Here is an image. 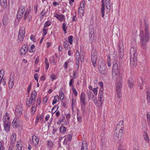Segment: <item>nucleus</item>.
I'll return each instance as SVG.
<instances>
[{
  "label": "nucleus",
  "mask_w": 150,
  "mask_h": 150,
  "mask_svg": "<svg viewBox=\"0 0 150 150\" xmlns=\"http://www.w3.org/2000/svg\"><path fill=\"white\" fill-rule=\"evenodd\" d=\"M133 83L132 82L130 81L129 80H128V85L130 88H132L133 86Z\"/></svg>",
  "instance_id": "55"
},
{
  "label": "nucleus",
  "mask_w": 150,
  "mask_h": 150,
  "mask_svg": "<svg viewBox=\"0 0 150 150\" xmlns=\"http://www.w3.org/2000/svg\"><path fill=\"white\" fill-rule=\"evenodd\" d=\"M3 122L4 130L6 132H8L10 130L11 122L9 114L7 112L3 116Z\"/></svg>",
  "instance_id": "3"
},
{
  "label": "nucleus",
  "mask_w": 150,
  "mask_h": 150,
  "mask_svg": "<svg viewBox=\"0 0 150 150\" xmlns=\"http://www.w3.org/2000/svg\"><path fill=\"white\" fill-rule=\"evenodd\" d=\"M16 139V134L15 133H13L11 137V142L12 144H14Z\"/></svg>",
  "instance_id": "21"
},
{
  "label": "nucleus",
  "mask_w": 150,
  "mask_h": 150,
  "mask_svg": "<svg viewBox=\"0 0 150 150\" xmlns=\"http://www.w3.org/2000/svg\"><path fill=\"white\" fill-rule=\"evenodd\" d=\"M139 37L142 49L144 51L148 49L147 43L149 41L150 31L148 23H145L144 30L140 31Z\"/></svg>",
  "instance_id": "1"
},
{
  "label": "nucleus",
  "mask_w": 150,
  "mask_h": 150,
  "mask_svg": "<svg viewBox=\"0 0 150 150\" xmlns=\"http://www.w3.org/2000/svg\"><path fill=\"white\" fill-rule=\"evenodd\" d=\"M31 97L28 99L26 102V105L28 107H30L32 104H34L35 102L36 97L37 95L36 92L34 91L31 93Z\"/></svg>",
  "instance_id": "5"
},
{
  "label": "nucleus",
  "mask_w": 150,
  "mask_h": 150,
  "mask_svg": "<svg viewBox=\"0 0 150 150\" xmlns=\"http://www.w3.org/2000/svg\"><path fill=\"white\" fill-rule=\"evenodd\" d=\"M76 102V101L75 99H73L72 100V108H73V107H74L75 106Z\"/></svg>",
  "instance_id": "62"
},
{
  "label": "nucleus",
  "mask_w": 150,
  "mask_h": 150,
  "mask_svg": "<svg viewBox=\"0 0 150 150\" xmlns=\"http://www.w3.org/2000/svg\"><path fill=\"white\" fill-rule=\"evenodd\" d=\"M118 127H116L113 137L114 140L117 142H119L121 139L123 131V129L120 128Z\"/></svg>",
  "instance_id": "4"
},
{
  "label": "nucleus",
  "mask_w": 150,
  "mask_h": 150,
  "mask_svg": "<svg viewBox=\"0 0 150 150\" xmlns=\"http://www.w3.org/2000/svg\"><path fill=\"white\" fill-rule=\"evenodd\" d=\"M34 78L35 80L37 81V82H38L39 79V76L37 74H34Z\"/></svg>",
  "instance_id": "60"
},
{
  "label": "nucleus",
  "mask_w": 150,
  "mask_h": 150,
  "mask_svg": "<svg viewBox=\"0 0 150 150\" xmlns=\"http://www.w3.org/2000/svg\"><path fill=\"white\" fill-rule=\"evenodd\" d=\"M118 126H119L118 127H120V128L123 129L124 127V125L123 122V121H120L118 123V125L117 126V127Z\"/></svg>",
  "instance_id": "38"
},
{
  "label": "nucleus",
  "mask_w": 150,
  "mask_h": 150,
  "mask_svg": "<svg viewBox=\"0 0 150 150\" xmlns=\"http://www.w3.org/2000/svg\"><path fill=\"white\" fill-rule=\"evenodd\" d=\"M8 22V18L6 16H4L3 18V23L4 25L6 26Z\"/></svg>",
  "instance_id": "23"
},
{
  "label": "nucleus",
  "mask_w": 150,
  "mask_h": 150,
  "mask_svg": "<svg viewBox=\"0 0 150 150\" xmlns=\"http://www.w3.org/2000/svg\"><path fill=\"white\" fill-rule=\"evenodd\" d=\"M98 88L96 87V88H94L92 91L95 95H96L97 94L98 91Z\"/></svg>",
  "instance_id": "58"
},
{
  "label": "nucleus",
  "mask_w": 150,
  "mask_h": 150,
  "mask_svg": "<svg viewBox=\"0 0 150 150\" xmlns=\"http://www.w3.org/2000/svg\"><path fill=\"white\" fill-rule=\"evenodd\" d=\"M68 42H69L70 45L72 44L73 36L71 35L69 36L68 37Z\"/></svg>",
  "instance_id": "52"
},
{
  "label": "nucleus",
  "mask_w": 150,
  "mask_h": 150,
  "mask_svg": "<svg viewBox=\"0 0 150 150\" xmlns=\"http://www.w3.org/2000/svg\"><path fill=\"white\" fill-rule=\"evenodd\" d=\"M87 94L89 100L92 99L94 96L93 93L90 90H87Z\"/></svg>",
  "instance_id": "24"
},
{
  "label": "nucleus",
  "mask_w": 150,
  "mask_h": 150,
  "mask_svg": "<svg viewBox=\"0 0 150 150\" xmlns=\"http://www.w3.org/2000/svg\"><path fill=\"white\" fill-rule=\"evenodd\" d=\"M14 79L13 77H10L9 81L8 82V85L9 88H11L13 86Z\"/></svg>",
  "instance_id": "20"
},
{
  "label": "nucleus",
  "mask_w": 150,
  "mask_h": 150,
  "mask_svg": "<svg viewBox=\"0 0 150 150\" xmlns=\"http://www.w3.org/2000/svg\"><path fill=\"white\" fill-rule=\"evenodd\" d=\"M80 53L78 50H76V62H79Z\"/></svg>",
  "instance_id": "31"
},
{
  "label": "nucleus",
  "mask_w": 150,
  "mask_h": 150,
  "mask_svg": "<svg viewBox=\"0 0 150 150\" xmlns=\"http://www.w3.org/2000/svg\"><path fill=\"white\" fill-rule=\"evenodd\" d=\"M102 6L101 9L102 17L103 18V0H101Z\"/></svg>",
  "instance_id": "56"
},
{
  "label": "nucleus",
  "mask_w": 150,
  "mask_h": 150,
  "mask_svg": "<svg viewBox=\"0 0 150 150\" xmlns=\"http://www.w3.org/2000/svg\"><path fill=\"white\" fill-rule=\"evenodd\" d=\"M118 51L119 56L120 58L123 57L124 54V45L122 42H120L119 45Z\"/></svg>",
  "instance_id": "10"
},
{
  "label": "nucleus",
  "mask_w": 150,
  "mask_h": 150,
  "mask_svg": "<svg viewBox=\"0 0 150 150\" xmlns=\"http://www.w3.org/2000/svg\"><path fill=\"white\" fill-rule=\"evenodd\" d=\"M116 89H121L122 88V83L120 81H117L116 85Z\"/></svg>",
  "instance_id": "27"
},
{
  "label": "nucleus",
  "mask_w": 150,
  "mask_h": 150,
  "mask_svg": "<svg viewBox=\"0 0 150 150\" xmlns=\"http://www.w3.org/2000/svg\"><path fill=\"white\" fill-rule=\"evenodd\" d=\"M25 11V7L21 6L18 9L17 15V17L18 19L20 20L23 17V14Z\"/></svg>",
  "instance_id": "9"
},
{
  "label": "nucleus",
  "mask_w": 150,
  "mask_h": 150,
  "mask_svg": "<svg viewBox=\"0 0 150 150\" xmlns=\"http://www.w3.org/2000/svg\"><path fill=\"white\" fill-rule=\"evenodd\" d=\"M28 50L27 47L25 45H23L20 49V54L21 55L23 56L25 54Z\"/></svg>",
  "instance_id": "14"
},
{
  "label": "nucleus",
  "mask_w": 150,
  "mask_h": 150,
  "mask_svg": "<svg viewBox=\"0 0 150 150\" xmlns=\"http://www.w3.org/2000/svg\"><path fill=\"white\" fill-rule=\"evenodd\" d=\"M48 30V28H43L42 30V31L43 32V33L42 34V35L43 36V37H44L47 34V31Z\"/></svg>",
  "instance_id": "49"
},
{
  "label": "nucleus",
  "mask_w": 150,
  "mask_h": 150,
  "mask_svg": "<svg viewBox=\"0 0 150 150\" xmlns=\"http://www.w3.org/2000/svg\"><path fill=\"white\" fill-rule=\"evenodd\" d=\"M143 83L142 78L141 77H139L138 79V85L140 86V89L141 90L142 89V85H143Z\"/></svg>",
  "instance_id": "22"
},
{
  "label": "nucleus",
  "mask_w": 150,
  "mask_h": 150,
  "mask_svg": "<svg viewBox=\"0 0 150 150\" xmlns=\"http://www.w3.org/2000/svg\"><path fill=\"white\" fill-rule=\"evenodd\" d=\"M53 143L52 141H48V142L47 146L49 148L52 147L53 146Z\"/></svg>",
  "instance_id": "54"
},
{
  "label": "nucleus",
  "mask_w": 150,
  "mask_h": 150,
  "mask_svg": "<svg viewBox=\"0 0 150 150\" xmlns=\"http://www.w3.org/2000/svg\"><path fill=\"white\" fill-rule=\"evenodd\" d=\"M36 105L34 104H33L32 106L31 110V112L33 114H34L35 113L36 110Z\"/></svg>",
  "instance_id": "32"
},
{
  "label": "nucleus",
  "mask_w": 150,
  "mask_h": 150,
  "mask_svg": "<svg viewBox=\"0 0 150 150\" xmlns=\"http://www.w3.org/2000/svg\"><path fill=\"white\" fill-rule=\"evenodd\" d=\"M112 72V76L114 79H117L119 76V71H118V65L117 63H115L113 66Z\"/></svg>",
  "instance_id": "7"
},
{
  "label": "nucleus",
  "mask_w": 150,
  "mask_h": 150,
  "mask_svg": "<svg viewBox=\"0 0 150 150\" xmlns=\"http://www.w3.org/2000/svg\"><path fill=\"white\" fill-rule=\"evenodd\" d=\"M144 138L146 142H148L149 141V139L148 135V134L146 132H144L143 134Z\"/></svg>",
  "instance_id": "28"
},
{
  "label": "nucleus",
  "mask_w": 150,
  "mask_h": 150,
  "mask_svg": "<svg viewBox=\"0 0 150 150\" xmlns=\"http://www.w3.org/2000/svg\"><path fill=\"white\" fill-rule=\"evenodd\" d=\"M147 119L148 125L150 127V112H149L146 114Z\"/></svg>",
  "instance_id": "41"
},
{
  "label": "nucleus",
  "mask_w": 150,
  "mask_h": 150,
  "mask_svg": "<svg viewBox=\"0 0 150 150\" xmlns=\"http://www.w3.org/2000/svg\"><path fill=\"white\" fill-rule=\"evenodd\" d=\"M20 122L19 117H16L12 123V126L14 128H16L19 126Z\"/></svg>",
  "instance_id": "11"
},
{
  "label": "nucleus",
  "mask_w": 150,
  "mask_h": 150,
  "mask_svg": "<svg viewBox=\"0 0 150 150\" xmlns=\"http://www.w3.org/2000/svg\"><path fill=\"white\" fill-rule=\"evenodd\" d=\"M81 150H87V144H83Z\"/></svg>",
  "instance_id": "44"
},
{
  "label": "nucleus",
  "mask_w": 150,
  "mask_h": 150,
  "mask_svg": "<svg viewBox=\"0 0 150 150\" xmlns=\"http://www.w3.org/2000/svg\"><path fill=\"white\" fill-rule=\"evenodd\" d=\"M58 106L57 105H55L53 107L52 110V113L53 114L55 113L58 109Z\"/></svg>",
  "instance_id": "43"
},
{
  "label": "nucleus",
  "mask_w": 150,
  "mask_h": 150,
  "mask_svg": "<svg viewBox=\"0 0 150 150\" xmlns=\"http://www.w3.org/2000/svg\"><path fill=\"white\" fill-rule=\"evenodd\" d=\"M62 29L63 30L64 32L65 33H67V32L66 30L67 28V27L66 26V25L65 24V23H64L62 24Z\"/></svg>",
  "instance_id": "53"
},
{
  "label": "nucleus",
  "mask_w": 150,
  "mask_h": 150,
  "mask_svg": "<svg viewBox=\"0 0 150 150\" xmlns=\"http://www.w3.org/2000/svg\"><path fill=\"white\" fill-rule=\"evenodd\" d=\"M50 78L52 81L56 79L57 78V75L53 74H50Z\"/></svg>",
  "instance_id": "29"
},
{
  "label": "nucleus",
  "mask_w": 150,
  "mask_h": 150,
  "mask_svg": "<svg viewBox=\"0 0 150 150\" xmlns=\"http://www.w3.org/2000/svg\"><path fill=\"white\" fill-rule=\"evenodd\" d=\"M25 33V28L23 27L20 28L18 32V35L17 41L18 44L22 43Z\"/></svg>",
  "instance_id": "6"
},
{
  "label": "nucleus",
  "mask_w": 150,
  "mask_h": 150,
  "mask_svg": "<svg viewBox=\"0 0 150 150\" xmlns=\"http://www.w3.org/2000/svg\"><path fill=\"white\" fill-rule=\"evenodd\" d=\"M85 97L86 94L82 92L81 93L80 99V102L83 105H86L85 102Z\"/></svg>",
  "instance_id": "16"
},
{
  "label": "nucleus",
  "mask_w": 150,
  "mask_h": 150,
  "mask_svg": "<svg viewBox=\"0 0 150 150\" xmlns=\"http://www.w3.org/2000/svg\"><path fill=\"white\" fill-rule=\"evenodd\" d=\"M4 75V71L3 69H1L0 71V79H2Z\"/></svg>",
  "instance_id": "50"
},
{
  "label": "nucleus",
  "mask_w": 150,
  "mask_h": 150,
  "mask_svg": "<svg viewBox=\"0 0 150 150\" xmlns=\"http://www.w3.org/2000/svg\"><path fill=\"white\" fill-rule=\"evenodd\" d=\"M63 46L66 50H68L69 46V42L67 40H65L63 43Z\"/></svg>",
  "instance_id": "33"
},
{
  "label": "nucleus",
  "mask_w": 150,
  "mask_h": 150,
  "mask_svg": "<svg viewBox=\"0 0 150 150\" xmlns=\"http://www.w3.org/2000/svg\"><path fill=\"white\" fill-rule=\"evenodd\" d=\"M23 109L22 106L20 104L18 105L15 110V112L16 115H18V117L21 116L22 114Z\"/></svg>",
  "instance_id": "12"
},
{
  "label": "nucleus",
  "mask_w": 150,
  "mask_h": 150,
  "mask_svg": "<svg viewBox=\"0 0 150 150\" xmlns=\"http://www.w3.org/2000/svg\"><path fill=\"white\" fill-rule=\"evenodd\" d=\"M97 58V53L96 50H93L91 52V61L93 66H96V62Z\"/></svg>",
  "instance_id": "8"
},
{
  "label": "nucleus",
  "mask_w": 150,
  "mask_h": 150,
  "mask_svg": "<svg viewBox=\"0 0 150 150\" xmlns=\"http://www.w3.org/2000/svg\"><path fill=\"white\" fill-rule=\"evenodd\" d=\"M39 143V139L37 137V136L34 135L32 136V142L31 144L32 145H34L35 146L37 145Z\"/></svg>",
  "instance_id": "15"
},
{
  "label": "nucleus",
  "mask_w": 150,
  "mask_h": 150,
  "mask_svg": "<svg viewBox=\"0 0 150 150\" xmlns=\"http://www.w3.org/2000/svg\"><path fill=\"white\" fill-rule=\"evenodd\" d=\"M51 22L50 21H46L44 24V27L47 28L51 25Z\"/></svg>",
  "instance_id": "36"
},
{
  "label": "nucleus",
  "mask_w": 150,
  "mask_h": 150,
  "mask_svg": "<svg viewBox=\"0 0 150 150\" xmlns=\"http://www.w3.org/2000/svg\"><path fill=\"white\" fill-rule=\"evenodd\" d=\"M98 69L99 71L102 74L103 72V64L101 62H98Z\"/></svg>",
  "instance_id": "19"
},
{
  "label": "nucleus",
  "mask_w": 150,
  "mask_h": 150,
  "mask_svg": "<svg viewBox=\"0 0 150 150\" xmlns=\"http://www.w3.org/2000/svg\"><path fill=\"white\" fill-rule=\"evenodd\" d=\"M45 13V12L44 10H43L40 13L41 16L40 18L41 19H42Z\"/></svg>",
  "instance_id": "57"
},
{
  "label": "nucleus",
  "mask_w": 150,
  "mask_h": 150,
  "mask_svg": "<svg viewBox=\"0 0 150 150\" xmlns=\"http://www.w3.org/2000/svg\"><path fill=\"white\" fill-rule=\"evenodd\" d=\"M109 0H105V5L106 6V7L108 9L110 8V2H109Z\"/></svg>",
  "instance_id": "40"
},
{
  "label": "nucleus",
  "mask_w": 150,
  "mask_h": 150,
  "mask_svg": "<svg viewBox=\"0 0 150 150\" xmlns=\"http://www.w3.org/2000/svg\"><path fill=\"white\" fill-rule=\"evenodd\" d=\"M72 89V90L73 91V93L74 96H77L78 95V93L77 91H76V89L74 88H71Z\"/></svg>",
  "instance_id": "59"
},
{
  "label": "nucleus",
  "mask_w": 150,
  "mask_h": 150,
  "mask_svg": "<svg viewBox=\"0 0 150 150\" xmlns=\"http://www.w3.org/2000/svg\"><path fill=\"white\" fill-rule=\"evenodd\" d=\"M74 81V78H72L70 79L69 86L71 87V88H73L74 87V86L73 85Z\"/></svg>",
  "instance_id": "45"
},
{
  "label": "nucleus",
  "mask_w": 150,
  "mask_h": 150,
  "mask_svg": "<svg viewBox=\"0 0 150 150\" xmlns=\"http://www.w3.org/2000/svg\"><path fill=\"white\" fill-rule=\"evenodd\" d=\"M45 79V76L44 75H42L40 79V81H43Z\"/></svg>",
  "instance_id": "63"
},
{
  "label": "nucleus",
  "mask_w": 150,
  "mask_h": 150,
  "mask_svg": "<svg viewBox=\"0 0 150 150\" xmlns=\"http://www.w3.org/2000/svg\"><path fill=\"white\" fill-rule=\"evenodd\" d=\"M7 0H0V3L1 6L4 7L6 5Z\"/></svg>",
  "instance_id": "34"
},
{
  "label": "nucleus",
  "mask_w": 150,
  "mask_h": 150,
  "mask_svg": "<svg viewBox=\"0 0 150 150\" xmlns=\"http://www.w3.org/2000/svg\"><path fill=\"white\" fill-rule=\"evenodd\" d=\"M50 64L52 63L54 64H56L54 57V55H52V56L50 57Z\"/></svg>",
  "instance_id": "35"
},
{
  "label": "nucleus",
  "mask_w": 150,
  "mask_h": 150,
  "mask_svg": "<svg viewBox=\"0 0 150 150\" xmlns=\"http://www.w3.org/2000/svg\"><path fill=\"white\" fill-rule=\"evenodd\" d=\"M30 11L31 10L30 9H28L26 11L24 14L23 18L24 20H25L26 19L27 17L28 16Z\"/></svg>",
  "instance_id": "25"
},
{
  "label": "nucleus",
  "mask_w": 150,
  "mask_h": 150,
  "mask_svg": "<svg viewBox=\"0 0 150 150\" xmlns=\"http://www.w3.org/2000/svg\"><path fill=\"white\" fill-rule=\"evenodd\" d=\"M22 144L21 140L18 141L16 144V150H22Z\"/></svg>",
  "instance_id": "18"
},
{
  "label": "nucleus",
  "mask_w": 150,
  "mask_h": 150,
  "mask_svg": "<svg viewBox=\"0 0 150 150\" xmlns=\"http://www.w3.org/2000/svg\"><path fill=\"white\" fill-rule=\"evenodd\" d=\"M72 135L70 134H69L67 135L65 138L67 139L68 141H70L72 138Z\"/></svg>",
  "instance_id": "46"
},
{
  "label": "nucleus",
  "mask_w": 150,
  "mask_h": 150,
  "mask_svg": "<svg viewBox=\"0 0 150 150\" xmlns=\"http://www.w3.org/2000/svg\"><path fill=\"white\" fill-rule=\"evenodd\" d=\"M59 100V96H55L54 97V99L53 100L52 105H54L56 104Z\"/></svg>",
  "instance_id": "30"
},
{
  "label": "nucleus",
  "mask_w": 150,
  "mask_h": 150,
  "mask_svg": "<svg viewBox=\"0 0 150 150\" xmlns=\"http://www.w3.org/2000/svg\"><path fill=\"white\" fill-rule=\"evenodd\" d=\"M53 16L57 19L60 21H65V16L62 14H59L57 13H54Z\"/></svg>",
  "instance_id": "13"
},
{
  "label": "nucleus",
  "mask_w": 150,
  "mask_h": 150,
  "mask_svg": "<svg viewBox=\"0 0 150 150\" xmlns=\"http://www.w3.org/2000/svg\"><path fill=\"white\" fill-rule=\"evenodd\" d=\"M77 119L78 121L79 122H81L82 121V118L81 117H80L79 114H77Z\"/></svg>",
  "instance_id": "61"
},
{
  "label": "nucleus",
  "mask_w": 150,
  "mask_h": 150,
  "mask_svg": "<svg viewBox=\"0 0 150 150\" xmlns=\"http://www.w3.org/2000/svg\"><path fill=\"white\" fill-rule=\"evenodd\" d=\"M35 51V46L33 45H32L30 48V50H29V52L31 53L34 52Z\"/></svg>",
  "instance_id": "48"
},
{
  "label": "nucleus",
  "mask_w": 150,
  "mask_h": 150,
  "mask_svg": "<svg viewBox=\"0 0 150 150\" xmlns=\"http://www.w3.org/2000/svg\"><path fill=\"white\" fill-rule=\"evenodd\" d=\"M147 101L150 103V92L148 91H147Z\"/></svg>",
  "instance_id": "51"
},
{
  "label": "nucleus",
  "mask_w": 150,
  "mask_h": 150,
  "mask_svg": "<svg viewBox=\"0 0 150 150\" xmlns=\"http://www.w3.org/2000/svg\"><path fill=\"white\" fill-rule=\"evenodd\" d=\"M79 14L80 16H83L84 14V10L79 9Z\"/></svg>",
  "instance_id": "47"
},
{
  "label": "nucleus",
  "mask_w": 150,
  "mask_h": 150,
  "mask_svg": "<svg viewBox=\"0 0 150 150\" xmlns=\"http://www.w3.org/2000/svg\"><path fill=\"white\" fill-rule=\"evenodd\" d=\"M116 93L117 97L120 98L122 96L121 93V89H116Z\"/></svg>",
  "instance_id": "42"
},
{
  "label": "nucleus",
  "mask_w": 150,
  "mask_h": 150,
  "mask_svg": "<svg viewBox=\"0 0 150 150\" xmlns=\"http://www.w3.org/2000/svg\"><path fill=\"white\" fill-rule=\"evenodd\" d=\"M130 65L132 67H135L137 64V55L136 48L132 47L130 50Z\"/></svg>",
  "instance_id": "2"
},
{
  "label": "nucleus",
  "mask_w": 150,
  "mask_h": 150,
  "mask_svg": "<svg viewBox=\"0 0 150 150\" xmlns=\"http://www.w3.org/2000/svg\"><path fill=\"white\" fill-rule=\"evenodd\" d=\"M41 100L40 98H38L37 100L36 103L37 105H39L41 103Z\"/></svg>",
  "instance_id": "64"
},
{
  "label": "nucleus",
  "mask_w": 150,
  "mask_h": 150,
  "mask_svg": "<svg viewBox=\"0 0 150 150\" xmlns=\"http://www.w3.org/2000/svg\"><path fill=\"white\" fill-rule=\"evenodd\" d=\"M85 4V1L84 0L82 1L80 4V7L79 8V9L84 10Z\"/></svg>",
  "instance_id": "26"
},
{
  "label": "nucleus",
  "mask_w": 150,
  "mask_h": 150,
  "mask_svg": "<svg viewBox=\"0 0 150 150\" xmlns=\"http://www.w3.org/2000/svg\"><path fill=\"white\" fill-rule=\"evenodd\" d=\"M64 94L62 91H60L59 92V96L61 101L63 100L64 98Z\"/></svg>",
  "instance_id": "39"
},
{
  "label": "nucleus",
  "mask_w": 150,
  "mask_h": 150,
  "mask_svg": "<svg viewBox=\"0 0 150 150\" xmlns=\"http://www.w3.org/2000/svg\"><path fill=\"white\" fill-rule=\"evenodd\" d=\"M66 130L65 127L64 126H62L60 128V131L62 133H64Z\"/></svg>",
  "instance_id": "37"
},
{
  "label": "nucleus",
  "mask_w": 150,
  "mask_h": 150,
  "mask_svg": "<svg viewBox=\"0 0 150 150\" xmlns=\"http://www.w3.org/2000/svg\"><path fill=\"white\" fill-rule=\"evenodd\" d=\"M101 89H100L99 93L98 101L100 102L99 103L102 105V100L103 98V92L102 90Z\"/></svg>",
  "instance_id": "17"
}]
</instances>
